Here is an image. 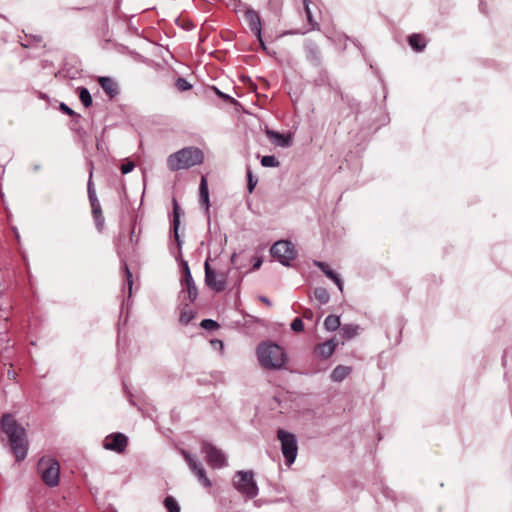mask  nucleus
<instances>
[{
	"instance_id": "20e7f679",
	"label": "nucleus",
	"mask_w": 512,
	"mask_h": 512,
	"mask_svg": "<svg viewBox=\"0 0 512 512\" xmlns=\"http://www.w3.org/2000/svg\"><path fill=\"white\" fill-rule=\"evenodd\" d=\"M38 473L47 486L55 487L59 483L60 465L53 458L42 457L38 462Z\"/></svg>"
},
{
	"instance_id": "79ce46f5",
	"label": "nucleus",
	"mask_w": 512,
	"mask_h": 512,
	"mask_svg": "<svg viewBox=\"0 0 512 512\" xmlns=\"http://www.w3.org/2000/svg\"><path fill=\"white\" fill-rule=\"evenodd\" d=\"M261 264H262V259L261 258H255V262L253 264V269L254 270L259 269Z\"/></svg>"
},
{
	"instance_id": "2f4dec72",
	"label": "nucleus",
	"mask_w": 512,
	"mask_h": 512,
	"mask_svg": "<svg viewBox=\"0 0 512 512\" xmlns=\"http://www.w3.org/2000/svg\"><path fill=\"white\" fill-rule=\"evenodd\" d=\"M291 329L294 332L300 333L304 331V324L301 318H295L291 323Z\"/></svg>"
},
{
	"instance_id": "0eeeda50",
	"label": "nucleus",
	"mask_w": 512,
	"mask_h": 512,
	"mask_svg": "<svg viewBox=\"0 0 512 512\" xmlns=\"http://www.w3.org/2000/svg\"><path fill=\"white\" fill-rule=\"evenodd\" d=\"M278 439L281 441V449L286 463L291 465L295 461L298 451L296 438L292 433L279 429Z\"/></svg>"
},
{
	"instance_id": "423d86ee",
	"label": "nucleus",
	"mask_w": 512,
	"mask_h": 512,
	"mask_svg": "<svg viewBox=\"0 0 512 512\" xmlns=\"http://www.w3.org/2000/svg\"><path fill=\"white\" fill-rule=\"evenodd\" d=\"M205 283L216 292H222L227 287V272L215 271L209 264V259L205 261Z\"/></svg>"
},
{
	"instance_id": "f8f14e48",
	"label": "nucleus",
	"mask_w": 512,
	"mask_h": 512,
	"mask_svg": "<svg viewBox=\"0 0 512 512\" xmlns=\"http://www.w3.org/2000/svg\"><path fill=\"white\" fill-rule=\"evenodd\" d=\"M245 19H246L251 31L256 35V37L260 43V46L263 49H266L264 41L261 36V19H260L259 14L254 10H248L245 13Z\"/></svg>"
},
{
	"instance_id": "393cba45",
	"label": "nucleus",
	"mask_w": 512,
	"mask_h": 512,
	"mask_svg": "<svg viewBox=\"0 0 512 512\" xmlns=\"http://www.w3.org/2000/svg\"><path fill=\"white\" fill-rule=\"evenodd\" d=\"M340 318L336 315H329L324 320V327L328 331H335L340 328Z\"/></svg>"
},
{
	"instance_id": "2eb2a0df",
	"label": "nucleus",
	"mask_w": 512,
	"mask_h": 512,
	"mask_svg": "<svg viewBox=\"0 0 512 512\" xmlns=\"http://www.w3.org/2000/svg\"><path fill=\"white\" fill-rule=\"evenodd\" d=\"M180 217H181V208L179 207L178 202L176 199H173V231H174V238L177 242V246L179 249L181 248L182 241L180 239V235L178 233L179 227H180Z\"/></svg>"
},
{
	"instance_id": "72a5a7b5",
	"label": "nucleus",
	"mask_w": 512,
	"mask_h": 512,
	"mask_svg": "<svg viewBox=\"0 0 512 512\" xmlns=\"http://www.w3.org/2000/svg\"><path fill=\"white\" fill-rule=\"evenodd\" d=\"M88 196H89L90 203L99 201L96 196V192H95L94 188L92 187L91 181H89V183H88Z\"/></svg>"
},
{
	"instance_id": "6ab92c4d",
	"label": "nucleus",
	"mask_w": 512,
	"mask_h": 512,
	"mask_svg": "<svg viewBox=\"0 0 512 512\" xmlns=\"http://www.w3.org/2000/svg\"><path fill=\"white\" fill-rule=\"evenodd\" d=\"M409 45L417 52H421L426 47V40L421 34H412L408 37Z\"/></svg>"
},
{
	"instance_id": "a18cd8bd",
	"label": "nucleus",
	"mask_w": 512,
	"mask_h": 512,
	"mask_svg": "<svg viewBox=\"0 0 512 512\" xmlns=\"http://www.w3.org/2000/svg\"><path fill=\"white\" fill-rule=\"evenodd\" d=\"M236 254L234 253L231 257V262L234 264L235 263V259H236Z\"/></svg>"
},
{
	"instance_id": "f704fd0d",
	"label": "nucleus",
	"mask_w": 512,
	"mask_h": 512,
	"mask_svg": "<svg viewBox=\"0 0 512 512\" xmlns=\"http://www.w3.org/2000/svg\"><path fill=\"white\" fill-rule=\"evenodd\" d=\"M59 109L69 115V116H78L70 107H68L65 103H61L60 106H59Z\"/></svg>"
},
{
	"instance_id": "c756f323",
	"label": "nucleus",
	"mask_w": 512,
	"mask_h": 512,
	"mask_svg": "<svg viewBox=\"0 0 512 512\" xmlns=\"http://www.w3.org/2000/svg\"><path fill=\"white\" fill-rule=\"evenodd\" d=\"M176 88L183 92L192 88V85L184 78H178L175 83Z\"/></svg>"
},
{
	"instance_id": "9b49d317",
	"label": "nucleus",
	"mask_w": 512,
	"mask_h": 512,
	"mask_svg": "<svg viewBox=\"0 0 512 512\" xmlns=\"http://www.w3.org/2000/svg\"><path fill=\"white\" fill-rule=\"evenodd\" d=\"M128 439L122 433H113L105 437L103 446L107 450L122 453L127 447Z\"/></svg>"
},
{
	"instance_id": "ddd939ff",
	"label": "nucleus",
	"mask_w": 512,
	"mask_h": 512,
	"mask_svg": "<svg viewBox=\"0 0 512 512\" xmlns=\"http://www.w3.org/2000/svg\"><path fill=\"white\" fill-rule=\"evenodd\" d=\"M338 344H339L338 341L335 338H332L328 341L318 344L315 347L314 352L317 357L327 359L334 353Z\"/></svg>"
},
{
	"instance_id": "c85d7f7f",
	"label": "nucleus",
	"mask_w": 512,
	"mask_h": 512,
	"mask_svg": "<svg viewBox=\"0 0 512 512\" xmlns=\"http://www.w3.org/2000/svg\"><path fill=\"white\" fill-rule=\"evenodd\" d=\"M261 164L264 167H278L280 163L274 156L267 155L262 157Z\"/></svg>"
},
{
	"instance_id": "4468645a",
	"label": "nucleus",
	"mask_w": 512,
	"mask_h": 512,
	"mask_svg": "<svg viewBox=\"0 0 512 512\" xmlns=\"http://www.w3.org/2000/svg\"><path fill=\"white\" fill-rule=\"evenodd\" d=\"M98 83L110 98H114L119 94L118 84L112 78L99 77Z\"/></svg>"
},
{
	"instance_id": "39448f33",
	"label": "nucleus",
	"mask_w": 512,
	"mask_h": 512,
	"mask_svg": "<svg viewBox=\"0 0 512 512\" xmlns=\"http://www.w3.org/2000/svg\"><path fill=\"white\" fill-rule=\"evenodd\" d=\"M234 486L249 498L255 497L258 493V487L251 471H238L234 477Z\"/></svg>"
},
{
	"instance_id": "a19ab883",
	"label": "nucleus",
	"mask_w": 512,
	"mask_h": 512,
	"mask_svg": "<svg viewBox=\"0 0 512 512\" xmlns=\"http://www.w3.org/2000/svg\"><path fill=\"white\" fill-rule=\"evenodd\" d=\"M303 317L306 319H312L313 318V312L310 309H305L303 312Z\"/></svg>"
},
{
	"instance_id": "a878e982",
	"label": "nucleus",
	"mask_w": 512,
	"mask_h": 512,
	"mask_svg": "<svg viewBox=\"0 0 512 512\" xmlns=\"http://www.w3.org/2000/svg\"><path fill=\"white\" fill-rule=\"evenodd\" d=\"M314 298L320 303V304H326L328 303L330 299V295L326 288L318 287L313 292Z\"/></svg>"
},
{
	"instance_id": "ea45409f",
	"label": "nucleus",
	"mask_w": 512,
	"mask_h": 512,
	"mask_svg": "<svg viewBox=\"0 0 512 512\" xmlns=\"http://www.w3.org/2000/svg\"><path fill=\"white\" fill-rule=\"evenodd\" d=\"M130 240H131V242H135V243L138 242V237H136V233H135V224L132 226V229H131Z\"/></svg>"
},
{
	"instance_id": "aec40b11",
	"label": "nucleus",
	"mask_w": 512,
	"mask_h": 512,
	"mask_svg": "<svg viewBox=\"0 0 512 512\" xmlns=\"http://www.w3.org/2000/svg\"><path fill=\"white\" fill-rule=\"evenodd\" d=\"M200 202L205 207L206 210L209 209V192H208V184L205 176H202L200 186Z\"/></svg>"
},
{
	"instance_id": "c9c22d12",
	"label": "nucleus",
	"mask_w": 512,
	"mask_h": 512,
	"mask_svg": "<svg viewBox=\"0 0 512 512\" xmlns=\"http://www.w3.org/2000/svg\"><path fill=\"white\" fill-rule=\"evenodd\" d=\"M256 184H257V180L253 179L252 173L249 171L248 172V191H249V193L253 192Z\"/></svg>"
},
{
	"instance_id": "f257e3e1",
	"label": "nucleus",
	"mask_w": 512,
	"mask_h": 512,
	"mask_svg": "<svg viewBox=\"0 0 512 512\" xmlns=\"http://www.w3.org/2000/svg\"><path fill=\"white\" fill-rule=\"evenodd\" d=\"M1 428L9 440L10 448L18 462L24 460L28 451L26 430L11 414L1 417Z\"/></svg>"
},
{
	"instance_id": "9d476101",
	"label": "nucleus",
	"mask_w": 512,
	"mask_h": 512,
	"mask_svg": "<svg viewBox=\"0 0 512 512\" xmlns=\"http://www.w3.org/2000/svg\"><path fill=\"white\" fill-rule=\"evenodd\" d=\"M202 452L206 454V461L213 468H220L226 464V459L221 450L210 443L202 445Z\"/></svg>"
},
{
	"instance_id": "7c9ffc66",
	"label": "nucleus",
	"mask_w": 512,
	"mask_h": 512,
	"mask_svg": "<svg viewBox=\"0 0 512 512\" xmlns=\"http://www.w3.org/2000/svg\"><path fill=\"white\" fill-rule=\"evenodd\" d=\"M201 327L207 330H214L219 327L218 323L212 319H204L201 321Z\"/></svg>"
},
{
	"instance_id": "58836bf2",
	"label": "nucleus",
	"mask_w": 512,
	"mask_h": 512,
	"mask_svg": "<svg viewBox=\"0 0 512 512\" xmlns=\"http://www.w3.org/2000/svg\"><path fill=\"white\" fill-rule=\"evenodd\" d=\"M308 58L312 61L318 62L320 60L318 51L315 49H310L308 52Z\"/></svg>"
},
{
	"instance_id": "a211bd4d",
	"label": "nucleus",
	"mask_w": 512,
	"mask_h": 512,
	"mask_svg": "<svg viewBox=\"0 0 512 512\" xmlns=\"http://www.w3.org/2000/svg\"><path fill=\"white\" fill-rule=\"evenodd\" d=\"M314 264L321 269V271L329 278L331 279L338 288L342 291L343 290V283L340 277L330 269L329 265L321 262V261H315Z\"/></svg>"
},
{
	"instance_id": "37998d69",
	"label": "nucleus",
	"mask_w": 512,
	"mask_h": 512,
	"mask_svg": "<svg viewBox=\"0 0 512 512\" xmlns=\"http://www.w3.org/2000/svg\"><path fill=\"white\" fill-rule=\"evenodd\" d=\"M259 300L269 307L272 305L271 301L265 296H260Z\"/></svg>"
},
{
	"instance_id": "e433bc0d",
	"label": "nucleus",
	"mask_w": 512,
	"mask_h": 512,
	"mask_svg": "<svg viewBox=\"0 0 512 512\" xmlns=\"http://www.w3.org/2000/svg\"><path fill=\"white\" fill-rule=\"evenodd\" d=\"M125 275H126V281L129 286V291L131 292L133 280H132V273L130 272L129 268L125 265L124 267Z\"/></svg>"
},
{
	"instance_id": "c03bdc74",
	"label": "nucleus",
	"mask_w": 512,
	"mask_h": 512,
	"mask_svg": "<svg viewBox=\"0 0 512 512\" xmlns=\"http://www.w3.org/2000/svg\"><path fill=\"white\" fill-rule=\"evenodd\" d=\"M480 10L483 12V13H487L486 11V6L484 5L483 2L480 3Z\"/></svg>"
},
{
	"instance_id": "1a4fd4ad",
	"label": "nucleus",
	"mask_w": 512,
	"mask_h": 512,
	"mask_svg": "<svg viewBox=\"0 0 512 512\" xmlns=\"http://www.w3.org/2000/svg\"><path fill=\"white\" fill-rule=\"evenodd\" d=\"M181 453H182L185 461L187 462L189 468L196 475V477L201 482V484L203 486H205V487H210L211 486V482H210L209 478L206 476V472H205V469H204L203 465L200 462H198L187 451L182 450Z\"/></svg>"
},
{
	"instance_id": "4be33fe9",
	"label": "nucleus",
	"mask_w": 512,
	"mask_h": 512,
	"mask_svg": "<svg viewBox=\"0 0 512 512\" xmlns=\"http://www.w3.org/2000/svg\"><path fill=\"white\" fill-rule=\"evenodd\" d=\"M350 371L351 369L349 367L339 365L335 367L334 370L332 371L331 379L333 381L340 382L349 375Z\"/></svg>"
},
{
	"instance_id": "b1692460",
	"label": "nucleus",
	"mask_w": 512,
	"mask_h": 512,
	"mask_svg": "<svg viewBox=\"0 0 512 512\" xmlns=\"http://www.w3.org/2000/svg\"><path fill=\"white\" fill-rule=\"evenodd\" d=\"M358 333V326L354 324H345L340 328V334L346 340L355 337Z\"/></svg>"
},
{
	"instance_id": "f03ea898",
	"label": "nucleus",
	"mask_w": 512,
	"mask_h": 512,
	"mask_svg": "<svg viewBox=\"0 0 512 512\" xmlns=\"http://www.w3.org/2000/svg\"><path fill=\"white\" fill-rule=\"evenodd\" d=\"M204 161L203 151L197 147H185L167 158V167L170 171L189 169L200 165Z\"/></svg>"
},
{
	"instance_id": "412c9836",
	"label": "nucleus",
	"mask_w": 512,
	"mask_h": 512,
	"mask_svg": "<svg viewBox=\"0 0 512 512\" xmlns=\"http://www.w3.org/2000/svg\"><path fill=\"white\" fill-rule=\"evenodd\" d=\"M92 209V215L96 222L98 230H101L104 224V217L102 215V209L99 201L90 203Z\"/></svg>"
},
{
	"instance_id": "bb28decb",
	"label": "nucleus",
	"mask_w": 512,
	"mask_h": 512,
	"mask_svg": "<svg viewBox=\"0 0 512 512\" xmlns=\"http://www.w3.org/2000/svg\"><path fill=\"white\" fill-rule=\"evenodd\" d=\"M79 99L82 104L88 108L92 105V97L89 90L85 87L78 88Z\"/></svg>"
},
{
	"instance_id": "cd10ccee",
	"label": "nucleus",
	"mask_w": 512,
	"mask_h": 512,
	"mask_svg": "<svg viewBox=\"0 0 512 512\" xmlns=\"http://www.w3.org/2000/svg\"><path fill=\"white\" fill-rule=\"evenodd\" d=\"M164 505L168 512H180V507L177 501L172 496H167L165 498Z\"/></svg>"
},
{
	"instance_id": "dca6fc26",
	"label": "nucleus",
	"mask_w": 512,
	"mask_h": 512,
	"mask_svg": "<svg viewBox=\"0 0 512 512\" xmlns=\"http://www.w3.org/2000/svg\"><path fill=\"white\" fill-rule=\"evenodd\" d=\"M184 283L187 287L190 301H194L197 297V287L194 284L187 262H184Z\"/></svg>"
},
{
	"instance_id": "473e14b6",
	"label": "nucleus",
	"mask_w": 512,
	"mask_h": 512,
	"mask_svg": "<svg viewBox=\"0 0 512 512\" xmlns=\"http://www.w3.org/2000/svg\"><path fill=\"white\" fill-rule=\"evenodd\" d=\"M213 90H214V91H215V93H216L220 98H222L224 101L230 102V103H232V104H236V103H237V101H236L234 98H232V97H230L229 95H227V94H225V93L221 92L218 88L213 87Z\"/></svg>"
},
{
	"instance_id": "4c0bfd02",
	"label": "nucleus",
	"mask_w": 512,
	"mask_h": 512,
	"mask_svg": "<svg viewBox=\"0 0 512 512\" xmlns=\"http://www.w3.org/2000/svg\"><path fill=\"white\" fill-rule=\"evenodd\" d=\"M133 169H134V163L133 162H127V163L121 165V172L123 174L129 173Z\"/></svg>"
},
{
	"instance_id": "7ed1b4c3",
	"label": "nucleus",
	"mask_w": 512,
	"mask_h": 512,
	"mask_svg": "<svg viewBox=\"0 0 512 512\" xmlns=\"http://www.w3.org/2000/svg\"><path fill=\"white\" fill-rule=\"evenodd\" d=\"M259 363L265 369H280L287 361L283 348L275 343L264 342L257 347Z\"/></svg>"
},
{
	"instance_id": "f3484780",
	"label": "nucleus",
	"mask_w": 512,
	"mask_h": 512,
	"mask_svg": "<svg viewBox=\"0 0 512 512\" xmlns=\"http://www.w3.org/2000/svg\"><path fill=\"white\" fill-rule=\"evenodd\" d=\"M266 135L276 146L289 147L291 145L292 140L289 135H284L269 129L266 130Z\"/></svg>"
},
{
	"instance_id": "6e6552de",
	"label": "nucleus",
	"mask_w": 512,
	"mask_h": 512,
	"mask_svg": "<svg viewBox=\"0 0 512 512\" xmlns=\"http://www.w3.org/2000/svg\"><path fill=\"white\" fill-rule=\"evenodd\" d=\"M271 255L283 265H289V262L296 257L294 245L286 240H281L273 244L270 249Z\"/></svg>"
},
{
	"instance_id": "5701e85b",
	"label": "nucleus",
	"mask_w": 512,
	"mask_h": 512,
	"mask_svg": "<svg viewBox=\"0 0 512 512\" xmlns=\"http://www.w3.org/2000/svg\"><path fill=\"white\" fill-rule=\"evenodd\" d=\"M310 0H303V6H304V11H305V14H306V18H307V21L310 25V30H319V24L318 22L314 19L313 15H312V12H311V9H310Z\"/></svg>"
}]
</instances>
